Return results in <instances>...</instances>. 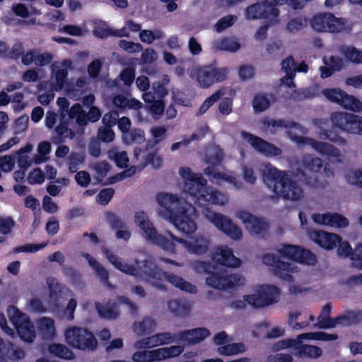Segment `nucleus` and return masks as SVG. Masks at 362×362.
Returning a JSON list of instances; mask_svg holds the SVG:
<instances>
[{"mask_svg":"<svg viewBox=\"0 0 362 362\" xmlns=\"http://www.w3.org/2000/svg\"><path fill=\"white\" fill-rule=\"evenodd\" d=\"M261 129L267 134H275L283 128L288 129L287 135L298 146H310L322 156L327 157L332 163H341L344 156L341 151L334 145L317 141L310 137L297 135L305 134L307 129L295 122L284 119H264L261 121Z\"/></svg>","mask_w":362,"mask_h":362,"instance_id":"obj_2","label":"nucleus"},{"mask_svg":"<svg viewBox=\"0 0 362 362\" xmlns=\"http://www.w3.org/2000/svg\"><path fill=\"white\" fill-rule=\"evenodd\" d=\"M46 283L49 291V297L51 298H57L59 295L62 292L64 286L59 284L57 281L52 276L47 277Z\"/></svg>","mask_w":362,"mask_h":362,"instance_id":"obj_61","label":"nucleus"},{"mask_svg":"<svg viewBox=\"0 0 362 362\" xmlns=\"http://www.w3.org/2000/svg\"><path fill=\"white\" fill-rule=\"evenodd\" d=\"M300 315L301 312L300 310H294L289 313L288 323L289 326L291 327L293 329L299 330L309 325V322H298V320Z\"/></svg>","mask_w":362,"mask_h":362,"instance_id":"obj_59","label":"nucleus"},{"mask_svg":"<svg viewBox=\"0 0 362 362\" xmlns=\"http://www.w3.org/2000/svg\"><path fill=\"white\" fill-rule=\"evenodd\" d=\"M259 171L264 182L272 191L273 184L276 181H281L282 177L287 173V171L277 170L269 163H263L259 168Z\"/></svg>","mask_w":362,"mask_h":362,"instance_id":"obj_30","label":"nucleus"},{"mask_svg":"<svg viewBox=\"0 0 362 362\" xmlns=\"http://www.w3.org/2000/svg\"><path fill=\"white\" fill-rule=\"evenodd\" d=\"M118 45L121 49L127 51L130 54L138 53L143 50L142 45L138 42H133L131 41L121 40L119 41Z\"/></svg>","mask_w":362,"mask_h":362,"instance_id":"obj_63","label":"nucleus"},{"mask_svg":"<svg viewBox=\"0 0 362 362\" xmlns=\"http://www.w3.org/2000/svg\"><path fill=\"white\" fill-rule=\"evenodd\" d=\"M226 274L223 273H213L206 277L205 283L207 286L218 290L227 288Z\"/></svg>","mask_w":362,"mask_h":362,"instance_id":"obj_45","label":"nucleus"},{"mask_svg":"<svg viewBox=\"0 0 362 362\" xmlns=\"http://www.w3.org/2000/svg\"><path fill=\"white\" fill-rule=\"evenodd\" d=\"M238 18L234 15H228L221 19L214 25V30L218 33H221L226 29L232 26L237 21Z\"/></svg>","mask_w":362,"mask_h":362,"instance_id":"obj_57","label":"nucleus"},{"mask_svg":"<svg viewBox=\"0 0 362 362\" xmlns=\"http://www.w3.org/2000/svg\"><path fill=\"white\" fill-rule=\"evenodd\" d=\"M40 334L44 339H52L56 334V327L53 319L47 317L40 318L37 322Z\"/></svg>","mask_w":362,"mask_h":362,"instance_id":"obj_35","label":"nucleus"},{"mask_svg":"<svg viewBox=\"0 0 362 362\" xmlns=\"http://www.w3.org/2000/svg\"><path fill=\"white\" fill-rule=\"evenodd\" d=\"M240 135L243 139L249 143L255 151L267 157L276 156L282 153L281 148L260 137L246 132H242Z\"/></svg>","mask_w":362,"mask_h":362,"instance_id":"obj_21","label":"nucleus"},{"mask_svg":"<svg viewBox=\"0 0 362 362\" xmlns=\"http://www.w3.org/2000/svg\"><path fill=\"white\" fill-rule=\"evenodd\" d=\"M204 173L216 185H221L225 182L234 189H240L242 187L241 182L232 173L221 172L215 166H208L204 169Z\"/></svg>","mask_w":362,"mask_h":362,"instance_id":"obj_25","label":"nucleus"},{"mask_svg":"<svg viewBox=\"0 0 362 362\" xmlns=\"http://www.w3.org/2000/svg\"><path fill=\"white\" fill-rule=\"evenodd\" d=\"M113 104L120 108H127L138 110L143 107V104L139 100L133 98H128L122 95H118L113 98Z\"/></svg>","mask_w":362,"mask_h":362,"instance_id":"obj_38","label":"nucleus"},{"mask_svg":"<svg viewBox=\"0 0 362 362\" xmlns=\"http://www.w3.org/2000/svg\"><path fill=\"white\" fill-rule=\"evenodd\" d=\"M269 100L265 95H257L252 101L253 108L256 112H263L269 106Z\"/></svg>","mask_w":362,"mask_h":362,"instance_id":"obj_64","label":"nucleus"},{"mask_svg":"<svg viewBox=\"0 0 362 362\" xmlns=\"http://www.w3.org/2000/svg\"><path fill=\"white\" fill-rule=\"evenodd\" d=\"M322 93L329 102L336 103L345 110L354 112L362 111V102L340 88H325Z\"/></svg>","mask_w":362,"mask_h":362,"instance_id":"obj_14","label":"nucleus"},{"mask_svg":"<svg viewBox=\"0 0 362 362\" xmlns=\"http://www.w3.org/2000/svg\"><path fill=\"white\" fill-rule=\"evenodd\" d=\"M307 19L303 16H297L290 19L286 25V30L289 33H296L307 25Z\"/></svg>","mask_w":362,"mask_h":362,"instance_id":"obj_50","label":"nucleus"},{"mask_svg":"<svg viewBox=\"0 0 362 362\" xmlns=\"http://www.w3.org/2000/svg\"><path fill=\"white\" fill-rule=\"evenodd\" d=\"M65 338L70 346L76 349L93 350L97 346L94 335L85 328L70 327L65 331Z\"/></svg>","mask_w":362,"mask_h":362,"instance_id":"obj_13","label":"nucleus"},{"mask_svg":"<svg viewBox=\"0 0 362 362\" xmlns=\"http://www.w3.org/2000/svg\"><path fill=\"white\" fill-rule=\"evenodd\" d=\"M240 135L243 139L249 143L255 151L267 157L276 156L282 153L281 148L260 137L246 132H242Z\"/></svg>","mask_w":362,"mask_h":362,"instance_id":"obj_20","label":"nucleus"},{"mask_svg":"<svg viewBox=\"0 0 362 362\" xmlns=\"http://www.w3.org/2000/svg\"><path fill=\"white\" fill-rule=\"evenodd\" d=\"M280 257L274 253H266L262 256V262L264 264L273 267L276 276L285 281H291V274L298 272L299 267L294 263L280 260Z\"/></svg>","mask_w":362,"mask_h":362,"instance_id":"obj_16","label":"nucleus"},{"mask_svg":"<svg viewBox=\"0 0 362 362\" xmlns=\"http://www.w3.org/2000/svg\"><path fill=\"white\" fill-rule=\"evenodd\" d=\"M330 313H331L330 305L328 304L324 305L320 315L318 316V317L317 319V323L315 324L314 326L319 329L334 328V324L333 323L334 318L329 317Z\"/></svg>","mask_w":362,"mask_h":362,"instance_id":"obj_44","label":"nucleus"},{"mask_svg":"<svg viewBox=\"0 0 362 362\" xmlns=\"http://www.w3.org/2000/svg\"><path fill=\"white\" fill-rule=\"evenodd\" d=\"M140 40L146 44H152L155 40H159L164 37L163 30L157 29L154 31L151 30H141L139 33Z\"/></svg>","mask_w":362,"mask_h":362,"instance_id":"obj_49","label":"nucleus"},{"mask_svg":"<svg viewBox=\"0 0 362 362\" xmlns=\"http://www.w3.org/2000/svg\"><path fill=\"white\" fill-rule=\"evenodd\" d=\"M274 197L296 202L304 197V190L293 173L287 171L281 181L273 184Z\"/></svg>","mask_w":362,"mask_h":362,"instance_id":"obj_8","label":"nucleus"},{"mask_svg":"<svg viewBox=\"0 0 362 362\" xmlns=\"http://www.w3.org/2000/svg\"><path fill=\"white\" fill-rule=\"evenodd\" d=\"M278 255L284 259L307 265H313L317 259L310 251L293 245H284L277 249Z\"/></svg>","mask_w":362,"mask_h":362,"instance_id":"obj_17","label":"nucleus"},{"mask_svg":"<svg viewBox=\"0 0 362 362\" xmlns=\"http://www.w3.org/2000/svg\"><path fill=\"white\" fill-rule=\"evenodd\" d=\"M330 216L332 217L329 218V227L341 228L347 227L349 224L348 219L340 214L330 212Z\"/></svg>","mask_w":362,"mask_h":362,"instance_id":"obj_62","label":"nucleus"},{"mask_svg":"<svg viewBox=\"0 0 362 362\" xmlns=\"http://www.w3.org/2000/svg\"><path fill=\"white\" fill-rule=\"evenodd\" d=\"M148 164H151L154 169H159L163 165V158L157 151L148 153L144 160L139 162V170H143Z\"/></svg>","mask_w":362,"mask_h":362,"instance_id":"obj_46","label":"nucleus"},{"mask_svg":"<svg viewBox=\"0 0 362 362\" xmlns=\"http://www.w3.org/2000/svg\"><path fill=\"white\" fill-rule=\"evenodd\" d=\"M353 117V113L336 111L330 115V121L335 128L345 133L350 134Z\"/></svg>","mask_w":362,"mask_h":362,"instance_id":"obj_31","label":"nucleus"},{"mask_svg":"<svg viewBox=\"0 0 362 362\" xmlns=\"http://www.w3.org/2000/svg\"><path fill=\"white\" fill-rule=\"evenodd\" d=\"M213 259L228 267H238L241 264L240 259L237 258L233 250L226 245L218 246L214 251Z\"/></svg>","mask_w":362,"mask_h":362,"instance_id":"obj_28","label":"nucleus"},{"mask_svg":"<svg viewBox=\"0 0 362 362\" xmlns=\"http://www.w3.org/2000/svg\"><path fill=\"white\" fill-rule=\"evenodd\" d=\"M107 219L113 230H116V238L128 241L131 238V232L127 229L124 221L112 213L107 214Z\"/></svg>","mask_w":362,"mask_h":362,"instance_id":"obj_32","label":"nucleus"},{"mask_svg":"<svg viewBox=\"0 0 362 362\" xmlns=\"http://www.w3.org/2000/svg\"><path fill=\"white\" fill-rule=\"evenodd\" d=\"M69 115L71 118H76V122L80 125H86L87 124L86 115L84 113L81 105L79 104H75L71 107Z\"/></svg>","mask_w":362,"mask_h":362,"instance_id":"obj_60","label":"nucleus"},{"mask_svg":"<svg viewBox=\"0 0 362 362\" xmlns=\"http://www.w3.org/2000/svg\"><path fill=\"white\" fill-rule=\"evenodd\" d=\"M294 349L296 354L301 358H317L322 355L321 349L313 345H299Z\"/></svg>","mask_w":362,"mask_h":362,"instance_id":"obj_43","label":"nucleus"},{"mask_svg":"<svg viewBox=\"0 0 362 362\" xmlns=\"http://www.w3.org/2000/svg\"><path fill=\"white\" fill-rule=\"evenodd\" d=\"M49 351L60 357L65 359H71L74 358L73 352L68 349L65 345L61 344H54L49 346Z\"/></svg>","mask_w":362,"mask_h":362,"instance_id":"obj_54","label":"nucleus"},{"mask_svg":"<svg viewBox=\"0 0 362 362\" xmlns=\"http://www.w3.org/2000/svg\"><path fill=\"white\" fill-rule=\"evenodd\" d=\"M157 203L165 210L164 218L167 219L168 216L177 214L185 207V204L189 203L177 197V196L170 193H160L156 197Z\"/></svg>","mask_w":362,"mask_h":362,"instance_id":"obj_22","label":"nucleus"},{"mask_svg":"<svg viewBox=\"0 0 362 362\" xmlns=\"http://www.w3.org/2000/svg\"><path fill=\"white\" fill-rule=\"evenodd\" d=\"M223 158V151L218 147L214 146L209 148L207 150L206 162L211 164V166H214V165H218L221 163Z\"/></svg>","mask_w":362,"mask_h":362,"instance_id":"obj_56","label":"nucleus"},{"mask_svg":"<svg viewBox=\"0 0 362 362\" xmlns=\"http://www.w3.org/2000/svg\"><path fill=\"white\" fill-rule=\"evenodd\" d=\"M167 128L163 126H155L151 128V139L147 141L146 147L153 148L163 141L167 137Z\"/></svg>","mask_w":362,"mask_h":362,"instance_id":"obj_39","label":"nucleus"},{"mask_svg":"<svg viewBox=\"0 0 362 362\" xmlns=\"http://www.w3.org/2000/svg\"><path fill=\"white\" fill-rule=\"evenodd\" d=\"M325 66L320 68L321 77L323 78L330 76L333 72L339 71L343 66V61L337 57H328L324 58Z\"/></svg>","mask_w":362,"mask_h":362,"instance_id":"obj_33","label":"nucleus"},{"mask_svg":"<svg viewBox=\"0 0 362 362\" xmlns=\"http://www.w3.org/2000/svg\"><path fill=\"white\" fill-rule=\"evenodd\" d=\"M85 161V156L81 153H71L67 160L69 170L71 173H76L80 165Z\"/></svg>","mask_w":362,"mask_h":362,"instance_id":"obj_52","label":"nucleus"},{"mask_svg":"<svg viewBox=\"0 0 362 362\" xmlns=\"http://www.w3.org/2000/svg\"><path fill=\"white\" fill-rule=\"evenodd\" d=\"M135 224L140 228L142 237L148 242L156 245L163 250L175 254V244L173 240L168 239L158 233L147 214L143 211H136L134 216Z\"/></svg>","mask_w":362,"mask_h":362,"instance_id":"obj_5","label":"nucleus"},{"mask_svg":"<svg viewBox=\"0 0 362 362\" xmlns=\"http://www.w3.org/2000/svg\"><path fill=\"white\" fill-rule=\"evenodd\" d=\"M90 168H92L95 174V178L101 182L103 179L107 175V173L110 169V165L105 160L97 161L90 165Z\"/></svg>","mask_w":362,"mask_h":362,"instance_id":"obj_55","label":"nucleus"},{"mask_svg":"<svg viewBox=\"0 0 362 362\" xmlns=\"http://www.w3.org/2000/svg\"><path fill=\"white\" fill-rule=\"evenodd\" d=\"M340 53L353 64H362V49L353 45H344L340 48Z\"/></svg>","mask_w":362,"mask_h":362,"instance_id":"obj_40","label":"nucleus"},{"mask_svg":"<svg viewBox=\"0 0 362 362\" xmlns=\"http://www.w3.org/2000/svg\"><path fill=\"white\" fill-rule=\"evenodd\" d=\"M226 94V89L221 88L217 91L214 93L210 97L207 98L200 107L199 111L201 113L205 112L213 104Z\"/></svg>","mask_w":362,"mask_h":362,"instance_id":"obj_58","label":"nucleus"},{"mask_svg":"<svg viewBox=\"0 0 362 362\" xmlns=\"http://www.w3.org/2000/svg\"><path fill=\"white\" fill-rule=\"evenodd\" d=\"M297 172L308 185L315 188H323L327 185V181L323 177L330 179L334 176L333 169L328 165L324 166L322 159L313 154L303 156L298 163Z\"/></svg>","mask_w":362,"mask_h":362,"instance_id":"obj_4","label":"nucleus"},{"mask_svg":"<svg viewBox=\"0 0 362 362\" xmlns=\"http://www.w3.org/2000/svg\"><path fill=\"white\" fill-rule=\"evenodd\" d=\"M311 28L318 33H339L350 32L351 26L344 18H338L329 12L320 13L310 19Z\"/></svg>","mask_w":362,"mask_h":362,"instance_id":"obj_7","label":"nucleus"},{"mask_svg":"<svg viewBox=\"0 0 362 362\" xmlns=\"http://www.w3.org/2000/svg\"><path fill=\"white\" fill-rule=\"evenodd\" d=\"M309 238L320 247L332 250L341 242V237L323 230H308Z\"/></svg>","mask_w":362,"mask_h":362,"instance_id":"obj_26","label":"nucleus"},{"mask_svg":"<svg viewBox=\"0 0 362 362\" xmlns=\"http://www.w3.org/2000/svg\"><path fill=\"white\" fill-rule=\"evenodd\" d=\"M102 252L110 263L117 269L131 276L143 277V275H145L144 278H146L151 284L160 290L165 289V286L161 283L163 278H164L166 281L182 291L190 293H196L197 292L196 286L173 273L162 272L161 270L150 260L146 259L143 262L142 266L139 265L140 262L136 260V266H133L124 262L120 257L106 247H103Z\"/></svg>","mask_w":362,"mask_h":362,"instance_id":"obj_1","label":"nucleus"},{"mask_svg":"<svg viewBox=\"0 0 362 362\" xmlns=\"http://www.w3.org/2000/svg\"><path fill=\"white\" fill-rule=\"evenodd\" d=\"M213 47L217 50L236 52L240 49L241 45L234 37H223L214 40Z\"/></svg>","mask_w":362,"mask_h":362,"instance_id":"obj_37","label":"nucleus"},{"mask_svg":"<svg viewBox=\"0 0 362 362\" xmlns=\"http://www.w3.org/2000/svg\"><path fill=\"white\" fill-rule=\"evenodd\" d=\"M122 139L124 142L127 144H141L146 140L145 133L144 131L141 129H134L127 134H124Z\"/></svg>","mask_w":362,"mask_h":362,"instance_id":"obj_51","label":"nucleus"},{"mask_svg":"<svg viewBox=\"0 0 362 362\" xmlns=\"http://www.w3.org/2000/svg\"><path fill=\"white\" fill-rule=\"evenodd\" d=\"M167 234L173 241L183 245L190 254L201 255L207 252L209 247V238L204 235H197L191 240H187L175 236L172 232L168 231Z\"/></svg>","mask_w":362,"mask_h":362,"instance_id":"obj_18","label":"nucleus"},{"mask_svg":"<svg viewBox=\"0 0 362 362\" xmlns=\"http://www.w3.org/2000/svg\"><path fill=\"white\" fill-rule=\"evenodd\" d=\"M72 68V62L69 59L61 62H54L52 65L53 87L55 90H60L63 88L67 76V69Z\"/></svg>","mask_w":362,"mask_h":362,"instance_id":"obj_27","label":"nucleus"},{"mask_svg":"<svg viewBox=\"0 0 362 362\" xmlns=\"http://www.w3.org/2000/svg\"><path fill=\"white\" fill-rule=\"evenodd\" d=\"M157 323L152 317H144L141 321L135 322L132 325L133 332L139 335H144L155 331Z\"/></svg>","mask_w":362,"mask_h":362,"instance_id":"obj_36","label":"nucleus"},{"mask_svg":"<svg viewBox=\"0 0 362 362\" xmlns=\"http://www.w3.org/2000/svg\"><path fill=\"white\" fill-rule=\"evenodd\" d=\"M337 335L335 334H329L325 332H309L300 334L298 336L296 339H287L285 340H282L279 341L274 347L276 350H280L285 348L288 347H296V346H299L303 339H317L321 341H332L336 340L337 339Z\"/></svg>","mask_w":362,"mask_h":362,"instance_id":"obj_23","label":"nucleus"},{"mask_svg":"<svg viewBox=\"0 0 362 362\" xmlns=\"http://www.w3.org/2000/svg\"><path fill=\"white\" fill-rule=\"evenodd\" d=\"M228 72L227 67H216L212 65L192 66L187 69L189 77L203 88H208L214 83L223 81L227 78Z\"/></svg>","mask_w":362,"mask_h":362,"instance_id":"obj_6","label":"nucleus"},{"mask_svg":"<svg viewBox=\"0 0 362 362\" xmlns=\"http://www.w3.org/2000/svg\"><path fill=\"white\" fill-rule=\"evenodd\" d=\"M7 315L15 326L19 337L26 342H33L36 337V333L35 327L29 317L14 305L8 307Z\"/></svg>","mask_w":362,"mask_h":362,"instance_id":"obj_10","label":"nucleus"},{"mask_svg":"<svg viewBox=\"0 0 362 362\" xmlns=\"http://www.w3.org/2000/svg\"><path fill=\"white\" fill-rule=\"evenodd\" d=\"M198 217L196 209L192 204H185L177 214L167 217L168 220L179 231L184 234H192L197 230V224L194 218Z\"/></svg>","mask_w":362,"mask_h":362,"instance_id":"obj_12","label":"nucleus"},{"mask_svg":"<svg viewBox=\"0 0 362 362\" xmlns=\"http://www.w3.org/2000/svg\"><path fill=\"white\" fill-rule=\"evenodd\" d=\"M344 177L349 185L362 187V168L350 169Z\"/></svg>","mask_w":362,"mask_h":362,"instance_id":"obj_53","label":"nucleus"},{"mask_svg":"<svg viewBox=\"0 0 362 362\" xmlns=\"http://www.w3.org/2000/svg\"><path fill=\"white\" fill-rule=\"evenodd\" d=\"M235 216L244 224L246 230L251 235H263L268 230V223L262 218L245 211H239Z\"/></svg>","mask_w":362,"mask_h":362,"instance_id":"obj_19","label":"nucleus"},{"mask_svg":"<svg viewBox=\"0 0 362 362\" xmlns=\"http://www.w3.org/2000/svg\"><path fill=\"white\" fill-rule=\"evenodd\" d=\"M179 173L185 180L183 190L200 206L211 204L224 206L228 203L227 194L210 186L201 174L194 173L188 167H181Z\"/></svg>","mask_w":362,"mask_h":362,"instance_id":"obj_3","label":"nucleus"},{"mask_svg":"<svg viewBox=\"0 0 362 362\" xmlns=\"http://www.w3.org/2000/svg\"><path fill=\"white\" fill-rule=\"evenodd\" d=\"M95 308L100 316L104 318L114 319L119 315L117 305L115 303H108L105 305L96 303Z\"/></svg>","mask_w":362,"mask_h":362,"instance_id":"obj_47","label":"nucleus"},{"mask_svg":"<svg viewBox=\"0 0 362 362\" xmlns=\"http://www.w3.org/2000/svg\"><path fill=\"white\" fill-rule=\"evenodd\" d=\"M252 291V293L244 296V299L253 308H264L279 301L280 289L274 285L258 284Z\"/></svg>","mask_w":362,"mask_h":362,"instance_id":"obj_9","label":"nucleus"},{"mask_svg":"<svg viewBox=\"0 0 362 362\" xmlns=\"http://www.w3.org/2000/svg\"><path fill=\"white\" fill-rule=\"evenodd\" d=\"M175 337L170 332H160L140 339L135 341L134 347L136 349H151L159 346L172 344Z\"/></svg>","mask_w":362,"mask_h":362,"instance_id":"obj_24","label":"nucleus"},{"mask_svg":"<svg viewBox=\"0 0 362 362\" xmlns=\"http://www.w3.org/2000/svg\"><path fill=\"white\" fill-rule=\"evenodd\" d=\"M247 351V346L243 343H227L225 345L220 346L217 351L219 354L226 356H232L239 354H243Z\"/></svg>","mask_w":362,"mask_h":362,"instance_id":"obj_42","label":"nucleus"},{"mask_svg":"<svg viewBox=\"0 0 362 362\" xmlns=\"http://www.w3.org/2000/svg\"><path fill=\"white\" fill-rule=\"evenodd\" d=\"M37 153L33 157L35 164H40L46 162L49 157L48 155L51 152V144L47 141H42L37 146Z\"/></svg>","mask_w":362,"mask_h":362,"instance_id":"obj_48","label":"nucleus"},{"mask_svg":"<svg viewBox=\"0 0 362 362\" xmlns=\"http://www.w3.org/2000/svg\"><path fill=\"white\" fill-rule=\"evenodd\" d=\"M203 214L207 221L232 240H240L243 238L242 229L228 216L209 209Z\"/></svg>","mask_w":362,"mask_h":362,"instance_id":"obj_11","label":"nucleus"},{"mask_svg":"<svg viewBox=\"0 0 362 362\" xmlns=\"http://www.w3.org/2000/svg\"><path fill=\"white\" fill-rule=\"evenodd\" d=\"M210 335V332L204 328H197L180 332L176 334L177 340L186 344H195L202 341Z\"/></svg>","mask_w":362,"mask_h":362,"instance_id":"obj_29","label":"nucleus"},{"mask_svg":"<svg viewBox=\"0 0 362 362\" xmlns=\"http://www.w3.org/2000/svg\"><path fill=\"white\" fill-rule=\"evenodd\" d=\"M83 256L88 261L89 265L94 270L95 274L99 280L104 283L106 286L111 288H113V286L108 281V272L105 269V268L89 254H84Z\"/></svg>","mask_w":362,"mask_h":362,"instance_id":"obj_34","label":"nucleus"},{"mask_svg":"<svg viewBox=\"0 0 362 362\" xmlns=\"http://www.w3.org/2000/svg\"><path fill=\"white\" fill-rule=\"evenodd\" d=\"M109 159L114 160L116 165L120 168L128 166L129 158L127 153L120 151L117 146H112L107 152Z\"/></svg>","mask_w":362,"mask_h":362,"instance_id":"obj_41","label":"nucleus"},{"mask_svg":"<svg viewBox=\"0 0 362 362\" xmlns=\"http://www.w3.org/2000/svg\"><path fill=\"white\" fill-rule=\"evenodd\" d=\"M279 8L268 6L265 3L259 1L249 5L244 11V15L247 20L265 19L269 25L279 23Z\"/></svg>","mask_w":362,"mask_h":362,"instance_id":"obj_15","label":"nucleus"}]
</instances>
